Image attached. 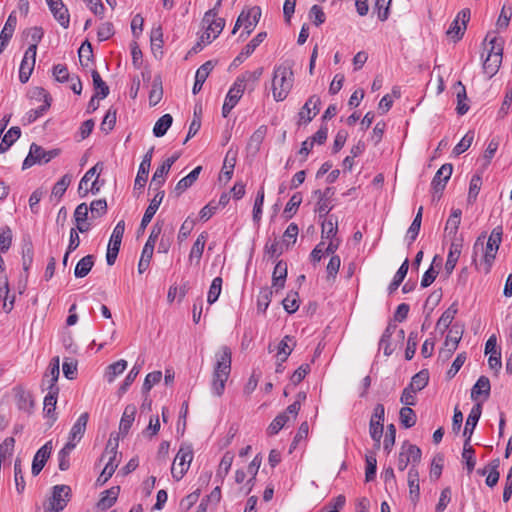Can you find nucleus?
Masks as SVG:
<instances>
[{
    "label": "nucleus",
    "instance_id": "51",
    "mask_svg": "<svg viewBox=\"0 0 512 512\" xmlns=\"http://www.w3.org/2000/svg\"><path fill=\"white\" fill-rule=\"evenodd\" d=\"M245 90L246 89L244 88V85L240 84V82L235 80V82L229 89L225 100L236 106L239 100L242 98Z\"/></svg>",
    "mask_w": 512,
    "mask_h": 512
},
{
    "label": "nucleus",
    "instance_id": "35",
    "mask_svg": "<svg viewBox=\"0 0 512 512\" xmlns=\"http://www.w3.org/2000/svg\"><path fill=\"white\" fill-rule=\"evenodd\" d=\"M396 330L397 325L389 323L380 338L379 347L383 349L385 356H390L394 351V348L390 343V338L392 337Z\"/></svg>",
    "mask_w": 512,
    "mask_h": 512
},
{
    "label": "nucleus",
    "instance_id": "7",
    "mask_svg": "<svg viewBox=\"0 0 512 512\" xmlns=\"http://www.w3.org/2000/svg\"><path fill=\"white\" fill-rule=\"evenodd\" d=\"M503 230L501 226L495 227L486 243L485 251H484V262L487 265L486 272L490 271V267L496 258V254L498 252L499 246L502 241Z\"/></svg>",
    "mask_w": 512,
    "mask_h": 512
},
{
    "label": "nucleus",
    "instance_id": "54",
    "mask_svg": "<svg viewBox=\"0 0 512 512\" xmlns=\"http://www.w3.org/2000/svg\"><path fill=\"white\" fill-rule=\"evenodd\" d=\"M73 449H74V445L72 443H66V445L59 451L58 461H59V469L61 471H66L69 469V467H70L69 455Z\"/></svg>",
    "mask_w": 512,
    "mask_h": 512
},
{
    "label": "nucleus",
    "instance_id": "16",
    "mask_svg": "<svg viewBox=\"0 0 512 512\" xmlns=\"http://www.w3.org/2000/svg\"><path fill=\"white\" fill-rule=\"evenodd\" d=\"M452 171H453L452 164L446 163V164H443L436 172L431 185L434 190V194H439L438 198H440L441 193L446 186V183L450 179V177L452 175Z\"/></svg>",
    "mask_w": 512,
    "mask_h": 512
},
{
    "label": "nucleus",
    "instance_id": "24",
    "mask_svg": "<svg viewBox=\"0 0 512 512\" xmlns=\"http://www.w3.org/2000/svg\"><path fill=\"white\" fill-rule=\"evenodd\" d=\"M120 492L119 486H113L105 491H103L100 495V499L97 502V508L100 511H106L111 508L115 502L117 501L118 495Z\"/></svg>",
    "mask_w": 512,
    "mask_h": 512
},
{
    "label": "nucleus",
    "instance_id": "6",
    "mask_svg": "<svg viewBox=\"0 0 512 512\" xmlns=\"http://www.w3.org/2000/svg\"><path fill=\"white\" fill-rule=\"evenodd\" d=\"M125 231V222L120 220L113 229L110 241L107 247L106 261L109 266L113 265L117 259L123 234Z\"/></svg>",
    "mask_w": 512,
    "mask_h": 512
},
{
    "label": "nucleus",
    "instance_id": "38",
    "mask_svg": "<svg viewBox=\"0 0 512 512\" xmlns=\"http://www.w3.org/2000/svg\"><path fill=\"white\" fill-rule=\"evenodd\" d=\"M490 381L486 376H480L475 385L471 389V398L476 400L480 395L488 398L490 395Z\"/></svg>",
    "mask_w": 512,
    "mask_h": 512
},
{
    "label": "nucleus",
    "instance_id": "48",
    "mask_svg": "<svg viewBox=\"0 0 512 512\" xmlns=\"http://www.w3.org/2000/svg\"><path fill=\"white\" fill-rule=\"evenodd\" d=\"M127 368L126 360H118L107 367L105 377L109 383L113 382L116 376L122 374Z\"/></svg>",
    "mask_w": 512,
    "mask_h": 512
},
{
    "label": "nucleus",
    "instance_id": "26",
    "mask_svg": "<svg viewBox=\"0 0 512 512\" xmlns=\"http://www.w3.org/2000/svg\"><path fill=\"white\" fill-rule=\"evenodd\" d=\"M263 74V68L259 67L254 71H245L241 75H239L236 80L240 82V84L244 85V88L248 91H253Z\"/></svg>",
    "mask_w": 512,
    "mask_h": 512
},
{
    "label": "nucleus",
    "instance_id": "59",
    "mask_svg": "<svg viewBox=\"0 0 512 512\" xmlns=\"http://www.w3.org/2000/svg\"><path fill=\"white\" fill-rule=\"evenodd\" d=\"M272 294V290L268 287L262 288L260 290L257 299V309L259 312L264 313L267 310L271 302Z\"/></svg>",
    "mask_w": 512,
    "mask_h": 512
},
{
    "label": "nucleus",
    "instance_id": "27",
    "mask_svg": "<svg viewBox=\"0 0 512 512\" xmlns=\"http://www.w3.org/2000/svg\"><path fill=\"white\" fill-rule=\"evenodd\" d=\"M267 126L261 125L258 129H256L253 134L250 136L249 141L247 143V151L251 155H256L261 147V144L266 136Z\"/></svg>",
    "mask_w": 512,
    "mask_h": 512
},
{
    "label": "nucleus",
    "instance_id": "50",
    "mask_svg": "<svg viewBox=\"0 0 512 512\" xmlns=\"http://www.w3.org/2000/svg\"><path fill=\"white\" fill-rule=\"evenodd\" d=\"M429 381V373L427 370H421L417 374H415L410 384L408 385L411 389L415 390L416 392L421 391L424 389Z\"/></svg>",
    "mask_w": 512,
    "mask_h": 512
},
{
    "label": "nucleus",
    "instance_id": "33",
    "mask_svg": "<svg viewBox=\"0 0 512 512\" xmlns=\"http://www.w3.org/2000/svg\"><path fill=\"white\" fill-rule=\"evenodd\" d=\"M136 411L137 409L135 405L131 404L125 407L119 424V431L121 434L126 435L129 432L134 422Z\"/></svg>",
    "mask_w": 512,
    "mask_h": 512
},
{
    "label": "nucleus",
    "instance_id": "5",
    "mask_svg": "<svg viewBox=\"0 0 512 512\" xmlns=\"http://www.w3.org/2000/svg\"><path fill=\"white\" fill-rule=\"evenodd\" d=\"M422 452L419 447L414 444H410L408 442H404L400 448L398 460H397V468L400 471H404L409 464L411 467L416 465L421 460Z\"/></svg>",
    "mask_w": 512,
    "mask_h": 512
},
{
    "label": "nucleus",
    "instance_id": "31",
    "mask_svg": "<svg viewBox=\"0 0 512 512\" xmlns=\"http://www.w3.org/2000/svg\"><path fill=\"white\" fill-rule=\"evenodd\" d=\"M208 239L207 232H202L198 235L196 241L194 242L190 254H189V261L192 263L195 261L196 265L200 263L205 244Z\"/></svg>",
    "mask_w": 512,
    "mask_h": 512
},
{
    "label": "nucleus",
    "instance_id": "3",
    "mask_svg": "<svg viewBox=\"0 0 512 512\" xmlns=\"http://www.w3.org/2000/svg\"><path fill=\"white\" fill-rule=\"evenodd\" d=\"M193 459V449L190 444L183 443L178 450L171 467L172 477L179 481L188 471L190 463Z\"/></svg>",
    "mask_w": 512,
    "mask_h": 512
},
{
    "label": "nucleus",
    "instance_id": "25",
    "mask_svg": "<svg viewBox=\"0 0 512 512\" xmlns=\"http://www.w3.org/2000/svg\"><path fill=\"white\" fill-rule=\"evenodd\" d=\"M462 247H463L462 239H454L451 241L449 253L447 256L446 263H445V269H446L447 273L450 274L454 270V268L458 262V259L460 257Z\"/></svg>",
    "mask_w": 512,
    "mask_h": 512
},
{
    "label": "nucleus",
    "instance_id": "53",
    "mask_svg": "<svg viewBox=\"0 0 512 512\" xmlns=\"http://www.w3.org/2000/svg\"><path fill=\"white\" fill-rule=\"evenodd\" d=\"M163 96L162 82L159 77L155 78L152 83V88L149 93V103L152 106L157 105Z\"/></svg>",
    "mask_w": 512,
    "mask_h": 512
},
{
    "label": "nucleus",
    "instance_id": "22",
    "mask_svg": "<svg viewBox=\"0 0 512 512\" xmlns=\"http://www.w3.org/2000/svg\"><path fill=\"white\" fill-rule=\"evenodd\" d=\"M409 486V499L415 505L420 498L419 472L414 466L410 467L407 475Z\"/></svg>",
    "mask_w": 512,
    "mask_h": 512
},
{
    "label": "nucleus",
    "instance_id": "23",
    "mask_svg": "<svg viewBox=\"0 0 512 512\" xmlns=\"http://www.w3.org/2000/svg\"><path fill=\"white\" fill-rule=\"evenodd\" d=\"M165 192L164 191H158L153 199L151 200L149 206L145 210V213L142 217L141 223H140V229H145L146 226L151 222L152 218L154 217L155 213L157 212L163 198H164Z\"/></svg>",
    "mask_w": 512,
    "mask_h": 512
},
{
    "label": "nucleus",
    "instance_id": "30",
    "mask_svg": "<svg viewBox=\"0 0 512 512\" xmlns=\"http://www.w3.org/2000/svg\"><path fill=\"white\" fill-rule=\"evenodd\" d=\"M213 67L214 65L212 61H207L197 69L195 74V82L192 89L193 94H197L202 89V86L212 71Z\"/></svg>",
    "mask_w": 512,
    "mask_h": 512
},
{
    "label": "nucleus",
    "instance_id": "10",
    "mask_svg": "<svg viewBox=\"0 0 512 512\" xmlns=\"http://www.w3.org/2000/svg\"><path fill=\"white\" fill-rule=\"evenodd\" d=\"M469 19L470 11L468 9L461 10L450 24L446 32L447 36L453 39L454 42L459 41L464 35Z\"/></svg>",
    "mask_w": 512,
    "mask_h": 512
},
{
    "label": "nucleus",
    "instance_id": "4",
    "mask_svg": "<svg viewBox=\"0 0 512 512\" xmlns=\"http://www.w3.org/2000/svg\"><path fill=\"white\" fill-rule=\"evenodd\" d=\"M58 155V149L46 151L40 145L32 143L29 149V153L23 161L22 168L27 169L35 164H46Z\"/></svg>",
    "mask_w": 512,
    "mask_h": 512
},
{
    "label": "nucleus",
    "instance_id": "40",
    "mask_svg": "<svg viewBox=\"0 0 512 512\" xmlns=\"http://www.w3.org/2000/svg\"><path fill=\"white\" fill-rule=\"evenodd\" d=\"M234 460V454L230 451H227L218 466L217 472H216V478H219L221 482H223L224 478L228 475L232 463Z\"/></svg>",
    "mask_w": 512,
    "mask_h": 512
},
{
    "label": "nucleus",
    "instance_id": "9",
    "mask_svg": "<svg viewBox=\"0 0 512 512\" xmlns=\"http://www.w3.org/2000/svg\"><path fill=\"white\" fill-rule=\"evenodd\" d=\"M261 17V9L258 6H254L247 11L243 10L237 18L232 33L235 34L240 26H244L247 34H250Z\"/></svg>",
    "mask_w": 512,
    "mask_h": 512
},
{
    "label": "nucleus",
    "instance_id": "29",
    "mask_svg": "<svg viewBox=\"0 0 512 512\" xmlns=\"http://www.w3.org/2000/svg\"><path fill=\"white\" fill-rule=\"evenodd\" d=\"M481 412H482V409H481L480 404L475 405L471 409V411L467 417L464 432H463V435L466 437L465 440L471 441V436H472L474 429L481 417Z\"/></svg>",
    "mask_w": 512,
    "mask_h": 512
},
{
    "label": "nucleus",
    "instance_id": "34",
    "mask_svg": "<svg viewBox=\"0 0 512 512\" xmlns=\"http://www.w3.org/2000/svg\"><path fill=\"white\" fill-rule=\"evenodd\" d=\"M266 36V32L258 33L248 44H246L241 53L235 58L234 62H242L243 59L249 57L255 51V49L264 41Z\"/></svg>",
    "mask_w": 512,
    "mask_h": 512
},
{
    "label": "nucleus",
    "instance_id": "14",
    "mask_svg": "<svg viewBox=\"0 0 512 512\" xmlns=\"http://www.w3.org/2000/svg\"><path fill=\"white\" fill-rule=\"evenodd\" d=\"M202 24L208 32L217 38L225 26V20L223 18H217L216 8H213L204 14Z\"/></svg>",
    "mask_w": 512,
    "mask_h": 512
},
{
    "label": "nucleus",
    "instance_id": "42",
    "mask_svg": "<svg viewBox=\"0 0 512 512\" xmlns=\"http://www.w3.org/2000/svg\"><path fill=\"white\" fill-rule=\"evenodd\" d=\"M21 130L19 127H11L2 138L0 144V153H5L13 143L20 137Z\"/></svg>",
    "mask_w": 512,
    "mask_h": 512
},
{
    "label": "nucleus",
    "instance_id": "2",
    "mask_svg": "<svg viewBox=\"0 0 512 512\" xmlns=\"http://www.w3.org/2000/svg\"><path fill=\"white\" fill-rule=\"evenodd\" d=\"M294 75L291 65L283 63L274 68L272 78L273 98L277 102L284 101L293 87Z\"/></svg>",
    "mask_w": 512,
    "mask_h": 512
},
{
    "label": "nucleus",
    "instance_id": "41",
    "mask_svg": "<svg viewBox=\"0 0 512 512\" xmlns=\"http://www.w3.org/2000/svg\"><path fill=\"white\" fill-rule=\"evenodd\" d=\"M94 265V256L87 255L80 259L75 267L74 275L77 278H83L91 271Z\"/></svg>",
    "mask_w": 512,
    "mask_h": 512
},
{
    "label": "nucleus",
    "instance_id": "62",
    "mask_svg": "<svg viewBox=\"0 0 512 512\" xmlns=\"http://www.w3.org/2000/svg\"><path fill=\"white\" fill-rule=\"evenodd\" d=\"M285 311L289 314L296 312L299 308L298 293L290 292L282 301Z\"/></svg>",
    "mask_w": 512,
    "mask_h": 512
},
{
    "label": "nucleus",
    "instance_id": "20",
    "mask_svg": "<svg viewBox=\"0 0 512 512\" xmlns=\"http://www.w3.org/2000/svg\"><path fill=\"white\" fill-rule=\"evenodd\" d=\"M89 419V414L87 412L82 413L77 421L72 426L70 433H69V440L67 443H72L74 447L76 444L82 439L85 431L87 422Z\"/></svg>",
    "mask_w": 512,
    "mask_h": 512
},
{
    "label": "nucleus",
    "instance_id": "28",
    "mask_svg": "<svg viewBox=\"0 0 512 512\" xmlns=\"http://www.w3.org/2000/svg\"><path fill=\"white\" fill-rule=\"evenodd\" d=\"M453 333L454 331L450 330V333L446 336L444 347L439 352V357H442L445 360L452 356L461 340V335L458 331H455V335H452Z\"/></svg>",
    "mask_w": 512,
    "mask_h": 512
},
{
    "label": "nucleus",
    "instance_id": "39",
    "mask_svg": "<svg viewBox=\"0 0 512 512\" xmlns=\"http://www.w3.org/2000/svg\"><path fill=\"white\" fill-rule=\"evenodd\" d=\"M286 276H287V266L285 263L280 261L274 267V271H273V275H272L273 287H275L276 290L282 289L284 287Z\"/></svg>",
    "mask_w": 512,
    "mask_h": 512
},
{
    "label": "nucleus",
    "instance_id": "19",
    "mask_svg": "<svg viewBox=\"0 0 512 512\" xmlns=\"http://www.w3.org/2000/svg\"><path fill=\"white\" fill-rule=\"evenodd\" d=\"M153 155V148H151L143 157L142 162L140 163L138 173L135 179L134 187L135 189H142L145 186V183L148 178L151 160Z\"/></svg>",
    "mask_w": 512,
    "mask_h": 512
},
{
    "label": "nucleus",
    "instance_id": "1",
    "mask_svg": "<svg viewBox=\"0 0 512 512\" xmlns=\"http://www.w3.org/2000/svg\"><path fill=\"white\" fill-rule=\"evenodd\" d=\"M232 352L229 347L222 346L216 353V363L213 370L211 391L220 397L225 390V384L231 372Z\"/></svg>",
    "mask_w": 512,
    "mask_h": 512
},
{
    "label": "nucleus",
    "instance_id": "47",
    "mask_svg": "<svg viewBox=\"0 0 512 512\" xmlns=\"http://www.w3.org/2000/svg\"><path fill=\"white\" fill-rule=\"evenodd\" d=\"M456 93H457L456 111L459 115H464L469 110V106L466 103V101H467L466 89H465V86L461 82L457 83Z\"/></svg>",
    "mask_w": 512,
    "mask_h": 512
},
{
    "label": "nucleus",
    "instance_id": "45",
    "mask_svg": "<svg viewBox=\"0 0 512 512\" xmlns=\"http://www.w3.org/2000/svg\"><path fill=\"white\" fill-rule=\"evenodd\" d=\"M173 118L170 114H164L155 123L153 127V134L156 137H162L166 134L167 130L171 127Z\"/></svg>",
    "mask_w": 512,
    "mask_h": 512
},
{
    "label": "nucleus",
    "instance_id": "8",
    "mask_svg": "<svg viewBox=\"0 0 512 512\" xmlns=\"http://www.w3.org/2000/svg\"><path fill=\"white\" fill-rule=\"evenodd\" d=\"M385 419V408L382 404H377L374 407L370 423H369V434L375 441L376 446H380V441L383 435V425Z\"/></svg>",
    "mask_w": 512,
    "mask_h": 512
},
{
    "label": "nucleus",
    "instance_id": "55",
    "mask_svg": "<svg viewBox=\"0 0 512 512\" xmlns=\"http://www.w3.org/2000/svg\"><path fill=\"white\" fill-rule=\"evenodd\" d=\"M290 421V416L286 413H280L277 415L274 420L268 426L267 432L269 435L277 434L287 422Z\"/></svg>",
    "mask_w": 512,
    "mask_h": 512
},
{
    "label": "nucleus",
    "instance_id": "58",
    "mask_svg": "<svg viewBox=\"0 0 512 512\" xmlns=\"http://www.w3.org/2000/svg\"><path fill=\"white\" fill-rule=\"evenodd\" d=\"M72 177L69 174H65L61 177V179L55 183L52 189V196L60 199L64 193L66 192L68 186L70 185Z\"/></svg>",
    "mask_w": 512,
    "mask_h": 512
},
{
    "label": "nucleus",
    "instance_id": "61",
    "mask_svg": "<svg viewBox=\"0 0 512 512\" xmlns=\"http://www.w3.org/2000/svg\"><path fill=\"white\" fill-rule=\"evenodd\" d=\"M92 80H93L94 88L96 90H99V92H97L96 94H99L101 99L106 98L109 94V87L102 80V78L97 70L92 71Z\"/></svg>",
    "mask_w": 512,
    "mask_h": 512
},
{
    "label": "nucleus",
    "instance_id": "43",
    "mask_svg": "<svg viewBox=\"0 0 512 512\" xmlns=\"http://www.w3.org/2000/svg\"><path fill=\"white\" fill-rule=\"evenodd\" d=\"M337 231H338L337 219L333 215H330L322 223V239L336 238L335 236L337 234Z\"/></svg>",
    "mask_w": 512,
    "mask_h": 512
},
{
    "label": "nucleus",
    "instance_id": "49",
    "mask_svg": "<svg viewBox=\"0 0 512 512\" xmlns=\"http://www.w3.org/2000/svg\"><path fill=\"white\" fill-rule=\"evenodd\" d=\"M399 419L402 426L411 428L416 424L417 416L411 407L405 406L400 409Z\"/></svg>",
    "mask_w": 512,
    "mask_h": 512
},
{
    "label": "nucleus",
    "instance_id": "15",
    "mask_svg": "<svg viewBox=\"0 0 512 512\" xmlns=\"http://www.w3.org/2000/svg\"><path fill=\"white\" fill-rule=\"evenodd\" d=\"M321 100L317 95H312L306 101L300 112L299 116V124L309 123L312 119L318 114L320 110Z\"/></svg>",
    "mask_w": 512,
    "mask_h": 512
},
{
    "label": "nucleus",
    "instance_id": "46",
    "mask_svg": "<svg viewBox=\"0 0 512 512\" xmlns=\"http://www.w3.org/2000/svg\"><path fill=\"white\" fill-rule=\"evenodd\" d=\"M59 393H55V389L53 392H48L47 395L44 398V408L43 411L47 417H50L53 419V421L56 420L55 416V408L57 404V398Z\"/></svg>",
    "mask_w": 512,
    "mask_h": 512
},
{
    "label": "nucleus",
    "instance_id": "37",
    "mask_svg": "<svg viewBox=\"0 0 512 512\" xmlns=\"http://www.w3.org/2000/svg\"><path fill=\"white\" fill-rule=\"evenodd\" d=\"M502 63V57L496 54L488 53L483 62V71L489 77H493Z\"/></svg>",
    "mask_w": 512,
    "mask_h": 512
},
{
    "label": "nucleus",
    "instance_id": "60",
    "mask_svg": "<svg viewBox=\"0 0 512 512\" xmlns=\"http://www.w3.org/2000/svg\"><path fill=\"white\" fill-rule=\"evenodd\" d=\"M222 278L221 277H215L211 283V286L208 291L207 301L209 304L215 303L222 290Z\"/></svg>",
    "mask_w": 512,
    "mask_h": 512
},
{
    "label": "nucleus",
    "instance_id": "64",
    "mask_svg": "<svg viewBox=\"0 0 512 512\" xmlns=\"http://www.w3.org/2000/svg\"><path fill=\"white\" fill-rule=\"evenodd\" d=\"M302 203V195L301 193H295L292 195V197L290 198V200L288 201V203L286 204V207L284 209V214H286V216L288 218L292 217L298 207L301 205Z\"/></svg>",
    "mask_w": 512,
    "mask_h": 512
},
{
    "label": "nucleus",
    "instance_id": "12",
    "mask_svg": "<svg viewBox=\"0 0 512 512\" xmlns=\"http://www.w3.org/2000/svg\"><path fill=\"white\" fill-rule=\"evenodd\" d=\"M36 61V52H35V46L29 45L27 50L24 53V57L21 61L20 68H19V80L21 83H26L31 73L34 69Z\"/></svg>",
    "mask_w": 512,
    "mask_h": 512
},
{
    "label": "nucleus",
    "instance_id": "21",
    "mask_svg": "<svg viewBox=\"0 0 512 512\" xmlns=\"http://www.w3.org/2000/svg\"><path fill=\"white\" fill-rule=\"evenodd\" d=\"M16 25L17 17L15 11H13L8 16V19L0 33V54L5 50L10 39L12 38Z\"/></svg>",
    "mask_w": 512,
    "mask_h": 512
},
{
    "label": "nucleus",
    "instance_id": "56",
    "mask_svg": "<svg viewBox=\"0 0 512 512\" xmlns=\"http://www.w3.org/2000/svg\"><path fill=\"white\" fill-rule=\"evenodd\" d=\"M102 168H103L102 163H97L95 166L90 168L85 173V175L82 177V179H81V181L79 183V187H78V191H79L80 194L82 193V190L86 186H88V182L89 181H91L93 178L99 177V173H100V171H102Z\"/></svg>",
    "mask_w": 512,
    "mask_h": 512
},
{
    "label": "nucleus",
    "instance_id": "32",
    "mask_svg": "<svg viewBox=\"0 0 512 512\" xmlns=\"http://www.w3.org/2000/svg\"><path fill=\"white\" fill-rule=\"evenodd\" d=\"M461 216L462 211L460 209H454L446 222L445 233L451 238V240L457 239L456 235L461 223Z\"/></svg>",
    "mask_w": 512,
    "mask_h": 512
},
{
    "label": "nucleus",
    "instance_id": "44",
    "mask_svg": "<svg viewBox=\"0 0 512 512\" xmlns=\"http://www.w3.org/2000/svg\"><path fill=\"white\" fill-rule=\"evenodd\" d=\"M119 461L117 458H113L109 456L107 463L105 464L104 469L97 479V483L100 485L105 484L113 475L116 468L118 467Z\"/></svg>",
    "mask_w": 512,
    "mask_h": 512
},
{
    "label": "nucleus",
    "instance_id": "11",
    "mask_svg": "<svg viewBox=\"0 0 512 512\" xmlns=\"http://www.w3.org/2000/svg\"><path fill=\"white\" fill-rule=\"evenodd\" d=\"M31 97L37 99H44V103L36 109H31L27 112V120L29 123L36 121L42 116L51 105V97L47 91L42 87H36L31 91Z\"/></svg>",
    "mask_w": 512,
    "mask_h": 512
},
{
    "label": "nucleus",
    "instance_id": "17",
    "mask_svg": "<svg viewBox=\"0 0 512 512\" xmlns=\"http://www.w3.org/2000/svg\"><path fill=\"white\" fill-rule=\"evenodd\" d=\"M54 18L63 28H68L70 15L62 0H46Z\"/></svg>",
    "mask_w": 512,
    "mask_h": 512
},
{
    "label": "nucleus",
    "instance_id": "63",
    "mask_svg": "<svg viewBox=\"0 0 512 512\" xmlns=\"http://www.w3.org/2000/svg\"><path fill=\"white\" fill-rule=\"evenodd\" d=\"M473 140L474 132L468 131L460 140V142L454 147L453 153L457 156L464 153L471 146Z\"/></svg>",
    "mask_w": 512,
    "mask_h": 512
},
{
    "label": "nucleus",
    "instance_id": "36",
    "mask_svg": "<svg viewBox=\"0 0 512 512\" xmlns=\"http://www.w3.org/2000/svg\"><path fill=\"white\" fill-rule=\"evenodd\" d=\"M201 170H202V167L197 166L187 176H185L184 178L179 180V182L175 186V192L178 195H180L186 189L191 187L195 183V181L198 179Z\"/></svg>",
    "mask_w": 512,
    "mask_h": 512
},
{
    "label": "nucleus",
    "instance_id": "13",
    "mask_svg": "<svg viewBox=\"0 0 512 512\" xmlns=\"http://www.w3.org/2000/svg\"><path fill=\"white\" fill-rule=\"evenodd\" d=\"M70 487L67 485H56L53 487V494L50 499V511L59 512L67 505L70 495Z\"/></svg>",
    "mask_w": 512,
    "mask_h": 512
},
{
    "label": "nucleus",
    "instance_id": "57",
    "mask_svg": "<svg viewBox=\"0 0 512 512\" xmlns=\"http://www.w3.org/2000/svg\"><path fill=\"white\" fill-rule=\"evenodd\" d=\"M168 172L169 171L165 167H163L162 165L159 166L153 174V177H152V180L150 183V189H154L157 192L161 191L160 188L164 184L165 177L168 174Z\"/></svg>",
    "mask_w": 512,
    "mask_h": 512
},
{
    "label": "nucleus",
    "instance_id": "52",
    "mask_svg": "<svg viewBox=\"0 0 512 512\" xmlns=\"http://www.w3.org/2000/svg\"><path fill=\"white\" fill-rule=\"evenodd\" d=\"M474 449L469 440H465L462 452V458L466 463L468 473H471L475 467L476 461L474 458Z\"/></svg>",
    "mask_w": 512,
    "mask_h": 512
},
{
    "label": "nucleus",
    "instance_id": "18",
    "mask_svg": "<svg viewBox=\"0 0 512 512\" xmlns=\"http://www.w3.org/2000/svg\"><path fill=\"white\" fill-rule=\"evenodd\" d=\"M52 451V441L46 442L35 454L32 462L31 472L34 476L38 475L44 468L47 459Z\"/></svg>",
    "mask_w": 512,
    "mask_h": 512
}]
</instances>
